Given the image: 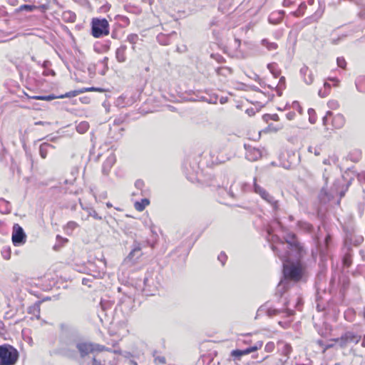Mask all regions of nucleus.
Returning a JSON list of instances; mask_svg holds the SVG:
<instances>
[{
  "label": "nucleus",
  "instance_id": "obj_1",
  "mask_svg": "<svg viewBox=\"0 0 365 365\" xmlns=\"http://www.w3.org/2000/svg\"><path fill=\"white\" fill-rule=\"evenodd\" d=\"M284 304L286 307L284 309H277L272 307L268 302L264 303L257 309L256 318L263 314L272 317L281 314H284L285 317H290L294 315V312L289 307L292 305L294 308L300 309L302 301L300 297L294 296L287 300Z\"/></svg>",
  "mask_w": 365,
  "mask_h": 365
},
{
  "label": "nucleus",
  "instance_id": "obj_2",
  "mask_svg": "<svg viewBox=\"0 0 365 365\" xmlns=\"http://www.w3.org/2000/svg\"><path fill=\"white\" fill-rule=\"evenodd\" d=\"M62 332L59 336V346L57 353L70 358L73 359L76 356V344L78 342L77 335L71 331L65 329L66 326H61Z\"/></svg>",
  "mask_w": 365,
  "mask_h": 365
},
{
  "label": "nucleus",
  "instance_id": "obj_3",
  "mask_svg": "<svg viewBox=\"0 0 365 365\" xmlns=\"http://www.w3.org/2000/svg\"><path fill=\"white\" fill-rule=\"evenodd\" d=\"M272 250L278 255L283 264V273L286 279H292L295 282L299 281L302 277V269L298 265L289 266L287 263L289 262L291 254L287 251L285 253H278L280 247L272 246Z\"/></svg>",
  "mask_w": 365,
  "mask_h": 365
},
{
  "label": "nucleus",
  "instance_id": "obj_4",
  "mask_svg": "<svg viewBox=\"0 0 365 365\" xmlns=\"http://www.w3.org/2000/svg\"><path fill=\"white\" fill-rule=\"evenodd\" d=\"M19 352L13 346L0 345V365H15L19 359Z\"/></svg>",
  "mask_w": 365,
  "mask_h": 365
},
{
  "label": "nucleus",
  "instance_id": "obj_5",
  "mask_svg": "<svg viewBox=\"0 0 365 365\" xmlns=\"http://www.w3.org/2000/svg\"><path fill=\"white\" fill-rule=\"evenodd\" d=\"M361 332L354 330L345 331L339 338L331 339V341L337 343L341 348H346L352 344H358L361 339Z\"/></svg>",
  "mask_w": 365,
  "mask_h": 365
},
{
  "label": "nucleus",
  "instance_id": "obj_6",
  "mask_svg": "<svg viewBox=\"0 0 365 365\" xmlns=\"http://www.w3.org/2000/svg\"><path fill=\"white\" fill-rule=\"evenodd\" d=\"M222 186L225 187V191L227 194L232 197L235 199H238L241 197L245 192H247L250 190V185L242 181H236L235 180L230 186L227 190L228 182L225 184L222 183Z\"/></svg>",
  "mask_w": 365,
  "mask_h": 365
},
{
  "label": "nucleus",
  "instance_id": "obj_7",
  "mask_svg": "<svg viewBox=\"0 0 365 365\" xmlns=\"http://www.w3.org/2000/svg\"><path fill=\"white\" fill-rule=\"evenodd\" d=\"M92 35L95 38H100L107 36L109 34V24L106 19H93L92 20Z\"/></svg>",
  "mask_w": 365,
  "mask_h": 365
},
{
  "label": "nucleus",
  "instance_id": "obj_8",
  "mask_svg": "<svg viewBox=\"0 0 365 365\" xmlns=\"http://www.w3.org/2000/svg\"><path fill=\"white\" fill-rule=\"evenodd\" d=\"M284 240L287 242V248L289 250V251L286 250L284 253L288 251L292 255L291 252H294V257H299L302 252V247L297 240L296 235L294 233H287L284 237Z\"/></svg>",
  "mask_w": 365,
  "mask_h": 365
},
{
  "label": "nucleus",
  "instance_id": "obj_9",
  "mask_svg": "<svg viewBox=\"0 0 365 365\" xmlns=\"http://www.w3.org/2000/svg\"><path fill=\"white\" fill-rule=\"evenodd\" d=\"M26 234L23 228L19 224L13 226L12 242L15 246L23 245L26 242Z\"/></svg>",
  "mask_w": 365,
  "mask_h": 365
},
{
  "label": "nucleus",
  "instance_id": "obj_10",
  "mask_svg": "<svg viewBox=\"0 0 365 365\" xmlns=\"http://www.w3.org/2000/svg\"><path fill=\"white\" fill-rule=\"evenodd\" d=\"M143 255L142 245L140 242L135 240L132 249L126 257V260L135 263Z\"/></svg>",
  "mask_w": 365,
  "mask_h": 365
},
{
  "label": "nucleus",
  "instance_id": "obj_11",
  "mask_svg": "<svg viewBox=\"0 0 365 365\" xmlns=\"http://www.w3.org/2000/svg\"><path fill=\"white\" fill-rule=\"evenodd\" d=\"M262 346V343L261 341L257 342L255 346L248 347L245 349H235L232 350L230 353V356L233 358L235 361H239L241 359L242 356L249 354L252 352L257 351L260 349Z\"/></svg>",
  "mask_w": 365,
  "mask_h": 365
},
{
  "label": "nucleus",
  "instance_id": "obj_12",
  "mask_svg": "<svg viewBox=\"0 0 365 365\" xmlns=\"http://www.w3.org/2000/svg\"><path fill=\"white\" fill-rule=\"evenodd\" d=\"M93 343L90 342H79L76 344V349L80 353L82 358L85 357L90 353L93 352Z\"/></svg>",
  "mask_w": 365,
  "mask_h": 365
},
{
  "label": "nucleus",
  "instance_id": "obj_13",
  "mask_svg": "<svg viewBox=\"0 0 365 365\" xmlns=\"http://www.w3.org/2000/svg\"><path fill=\"white\" fill-rule=\"evenodd\" d=\"M245 149L246 158L250 161H256L262 157V152L258 148L245 145Z\"/></svg>",
  "mask_w": 365,
  "mask_h": 365
},
{
  "label": "nucleus",
  "instance_id": "obj_14",
  "mask_svg": "<svg viewBox=\"0 0 365 365\" xmlns=\"http://www.w3.org/2000/svg\"><path fill=\"white\" fill-rule=\"evenodd\" d=\"M115 163V157L114 155H110L103 162L102 165V173L105 175H108Z\"/></svg>",
  "mask_w": 365,
  "mask_h": 365
},
{
  "label": "nucleus",
  "instance_id": "obj_15",
  "mask_svg": "<svg viewBox=\"0 0 365 365\" xmlns=\"http://www.w3.org/2000/svg\"><path fill=\"white\" fill-rule=\"evenodd\" d=\"M300 74L304 78V81L307 85H311L314 81V76L312 72L306 66L300 69Z\"/></svg>",
  "mask_w": 365,
  "mask_h": 365
},
{
  "label": "nucleus",
  "instance_id": "obj_16",
  "mask_svg": "<svg viewBox=\"0 0 365 365\" xmlns=\"http://www.w3.org/2000/svg\"><path fill=\"white\" fill-rule=\"evenodd\" d=\"M127 46L121 45L115 51V58L118 63H124L127 60L126 56Z\"/></svg>",
  "mask_w": 365,
  "mask_h": 365
},
{
  "label": "nucleus",
  "instance_id": "obj_17",
  "mask_svg": "<svg viewBox=\"0 0 365 365\" xmlns=\"http://www.w3.org/2000/svg\"><path fill=\"white\" fill-rule=\"evenodd\" d=\"M345 122V118L342 114L336 113L334 115H333L331 123L334 128H341L344 125Z\"/></svg>",
  "mask_w": 365,
  "mask_h": 365
},
{
  "label": "nucleus",
  "instance_id": "obj_18",
  "mask_svg": "<svg viewBox=\"0 0 365 365\" xmlns=\"http://www.w3.org/2000/svg\"><path fill=\"white\" fill-rule=\"evenodd\" d=\"M54 148L55 147L53 145L48 143H43L39 146V155L42 158L45 159L47 157L48 153Z\"/></svg>",
  "mask_w": 365,
  "mask_h": 365
},
{
  "label": "nucleus",
  "instance_id": "obj_19",
  "mask_svg": "<svg viewBox=\"0 0 365 365\" xmlns=\"http://www.w3.org/2000/svg\"><path fill=\"white\" fill-rule=\"evenodd\" d=\"M255 181H256V179H255ZM254 191L255 193L258 194L264 201L268 200V198L272 196L264 188L257 185L256 182H254Z\"/></svg>",
  "mask_w": 365,
  "mask_h": 365
},
{
  "label": "nucleus",
  "instance_id": "obj_20",
  "mask_svg": "<svg viewBox=\"0 0 365 365\" xmlns=\"http://www.w3.org/2000/svg\"><path fill=\"white\" fill-rule=\"evenodd\" d=\"M284 14V11H279L271 14V15L269 17V23L272 24H277L280 23L282 20Z\"/></svg>",
  "mask_w": 365,
  "mask_h": 365
},
{
  "label": "nucleus",
  "instance_id": "obj_21",
  "mask_svg": "<svg viewBox=\"0 0 365 365\" xmlns=\"http://www.w3.org/2000/svg\"><path fill=\"white\" fill-rule=\"evenodd\" d=\"M364 240V237L361 235L356 237L355 240H353L352 234H346V242H349L351 245H354L355 246L359 245Z\"/></svg>",
  "mask_w": 365,
  "mask_h": 365
},
{
  "label": "nucleus",
  "instance_id": "obj_22",
  "mask_svg": "<svg viewBox=\"0 0 365 365\" xmlns=\"http://www.w3.org/2000/svg\"><path fill=\"white\" fill-rule=\"evenodd\" d=\"M216 73L219 76L227 77L232 74V70L230 67L222 66V67H219L216 69Z\"/></svg>",
  "mask_w": 365,
  "mask_h": 365
},
{
  "label": "nucleus",
  "instance_id": "obj_23",
  "mask_svg": "<svg viewBox=\"0 0 365 365\" xmlns=\"http://www.w3.org/2000/svg\"><path fill=\"white\" fill-rule=\"evenodd\" d=\"M267 68L274 78H277L281 73L276 63H270L267 64Z\"/></svg>",
  "mask_w": 365,
  "mask_h": 365
},
{
  "label": "nucleus",
  "instance_id": "obj_24",
  "mask_svg": "<svg viewBox=\"0 0 365 365\" xmlns=\"http://www.w3.org/2000/svg\"><path fill=\"white\" fill-rule=\"evenodd\" d=\"M40 302H37L34 305L31 306L28 309V312L35 315L38 319L40 317Z\"/></svg>",
  "mask_w": 365,
  "mask_h": 365
},
{
  "label": "nucleus",
  "instance_id": "obj_25",
  "mask_svg": "<svg viewBox=\"0 0 365 365\" xmlns=\"http://www.w3.org/2000/svg\"><path fill=\"white\" fill-rule=\"evenodd\" d=\"M78 227V224L74 221H69L64 226L63 230L67 235H71L72 232Z\"/></svg>",
  "mask_w": 365,
  "mask_h": 365
},
{
  "label": "nucleus",
  "instance_id": "obj_26",
  "mask_svg": "<svg viewBox=\"0 0 365 365\" xmlns=\"http://www.w3.org/2000/svg\"><path fill=\"white\" fill-rule=\"evenodd\" d=\"M0 211L2 213H9L11 212V205L9 202L4 199H0Z\"/></svg>",
  "mask_w": 365,
  "mask_h": 365
},
{
  "label": "nucleus",
  "instance_id": "obj_27",
  "mask_svg": "<svg viewBox=\"0 0 365 365\" xmlns=\"http://www.w3.org/2000/svg\"><path fill=\"white\" fill-rule=\"evenodd\" d=\"M261 43L268 51H274L278 48V45L275 42H271L267 38L262 39Z\"/></svg>",
  "mask_w": 365,
  "mask_h": 365
},
{
  "label": "nucleus",
  "instance_id": "obj_28",
  "mask_svg": "<svg viewBox=\"0 0 365 365\" xmlns=\"http://www.w3.org/2000/svg\"><path fill=\"white\" fill-rule=\"evenodd\" d=\"M150 204V200L148 198H143L140 202H136L135 203V208L138 211H143L146 206Z\"/></svg>",
  "mask_w": 365,
  "mask_h": 365
},
{
  "label": "nucleus",
  "instance_id": "obj_29",
  "mask_svg": "<svg viewBox=\"0 0 365 365\" xmlns=\"http://www.w3.org/2000/svg\"><path fill=\"white\" fill-rule=\"evenodd\" d=\"M285 84H286L285 77H284V76L280 77V78L279 80V82H278V84H277V86L275 88V89H276V91L277 92V95L279 96H282V91L286 87Z\"/></svg>",
  "mask_w": 365,
  "mask_h": 365
},
{
  "label": "nucleus",
  "instance_id": "obj_30",
  "mask_svg": "<svg viewBox=\"0 0 365 365\" xmlns=\"http://www.w3.org/2000/svg\"><path fill=\"white\" fill-rule=\"evenodd\" d=\"M88 212V216L86 217H82L83 220H87L89 217H92L96 220H102L101 216H100L97 212L93 208H86Z\"/></svg>",
  "mask_w": 365,
  "mask_h": 365
},
{
  "label": "nucleus",
  "instance_id": "obj_31",
  "mask_svg": "<svg viewBox=\"0 0 365 365\" xmlns=\"http://www.w3.org/2000/svg\"><path fill=\"white\" fill-rule=\"evenodd\" d=\"M265 202H267L272 207L274 211H277L279 210V201L276 200L272 195L269 197Z\"/></svg>",
  "mask_w": 365,
  "mask_h": 365
},
{
  "label": "nucleus",
  "instance_id": "obj_32",
  "mask_svg": "<svg viewBox=\"0 0 365 365\" xmlns=\"http://www.w3.org/2000/svg\"><path fill=\"white\" fill-rule=\"evenodd\" d=\"M139 40L138 35L136 34H130L128 35L126 41L131 43L133 45L132 48L133 50H135V45L137 43V42Z\"/></svg>",
  "mask_w": 365,
  "mask_h": 365
},
{
  "label": "nucleus",
  "instance_id": "obj_33",
  "mask_svg": "<svg viewBox=\"0 0 365 365\" xmlns=\"http://www.w3.org/2000/svg\"><path fill=\"white\" fill-rule=\"evenodd\" d=\"M35 9H37V6L23 4V5H21L18 9H16V12H21L23 11L31 12V11H34Z\"/></svg>",
  "mask_w": 365,
  "mask_h": 365
},
{
  "label": "nucleus",
  "instance_id": "obj_34",
  "mask_svg": "<svg viewBox=\"0 0 365 365\" xmlns=\"http://www.w3.org/2000/svg\"><path fill=\"white\" fill-rule=\"evenodd\" d=\"M81 93H83V91H81V89L74 90V91L67 92L65 94L58 96V98H72V97H75Z\"/></svg>",
  "mask_w": 365,
  "mask_h": 365
},
{
  "label": "nucleus",
  "instance_id": "obj_35",
  "mask_svg": "<svg viewBox=\"0 0 365 365\" xmlns=\"http://www.w3.org/2000/svg\"><path fill=\"white\" fill-rule=\"evenodd\" d=\"M89 128V124L86 121L81 122L77 126H76V130L79 133H86Z\"/></svg>",
  "mask_w": 365,
  "mask_h": 365
},
{
  "label": "nucleus",
  "instance_id": "obj_36",
  "mask_svg": "<svg viewBox=\"0 0 365 365\" xmlns=\"http://www.w3.org/2000/svg\"><path fill=\"white\" fill-rule=\"evenodd\" d=\"M307 9V5L304 2H302L299 4L297 10H296L295 11L292 12V14L294 16H297V17H299V16H301L304 14V12L305 11V9Z\"/></svg>",
  "mask_w": 365,
  "mask_h": 365
},
{
  "label": "nucleus",
  "instance_id": "obj_37",
  "mask_svg": "<svg viewBox=\"0 0 365 365\" xmlns=\"http://www.w3.org/2000/svg\"><path fill=\"white\" fill-rule=\"evenodd\" d=\"M32 99H36V100H41V101H51L56 98H58V96H54V95H48V96H34L32 97H29Z\"/></svg>",
  "mask_w": 365,
  "mask_h": 365
},
{
  "label": "nucleus",
  "instance_id": "obj_38",
  "mask_svg": "<svg viewBox=\"0 0 365 365\" xmlns=\"http://www.w3.org/2000/svg\"><path fill=\"white\" fill-rule=\"evenodd\" d=\"M282 354L286 356H289V355L292 351V346L289 344L284 343L282 344V346L281 348Z\"/></svg>",
  "mask_w": 365,
  "mask_h": 365
},
{
  "label": "nucleus",
  "instance_id": "obj_39",
  "mask_svg": "<svg viewBox=\"0 0 365 365\" xmlns=\"http://www.w3.org/2000/svg\"><path fill=\"white\" fill-rule=\"evenodd\" d=\"M352 263L351 255L346 253L343 257V264L346 267H349Z\"/></svg>",
  "mask_w": 365,
  "mask_h": 365
},
{
  "label": "nucleus",
  "instance_id": "obj_40",
  "mask_svg": "<svg viewBox=\"0 0 365 365\" xmlns=\"http://www.w3.org/2000/svg\"><path fill=\"white\" fill-rule=\"evenodd\" d=\"M309 120L312 124H314L317 121L316 112L313 108H309L308 110Z\"/></svg>",
  "mask_w": 365,
  "mask_h": 365
},
{
  "label": "nucleus",
  "instance_id": "obj_41",
  "mask_svg": "<svg viewBox=\"0 0 365 365\" xmlns=\"http://www.w3.org/2000/svg\"><path fill=\"white\" fill-rule=\"evenodd\" d=\"M93 352L94 351H111V349L110 348H107L103 345L93 343Z\"/></svg>",
  "mask_w": 365,
  "mask_h": 365
},
{
  "label": "nucleus",
  "instance_id": "obj_42",
  "mask_svg": "<svg viewBox=\"0 0 365 365\" xmlns=\"http://www.w3.org/2000/svg\"><path fill=\"white\" fill-rule=\"evenodd\" d=\"M308 151L310 153H314V155L318 156L321 153V148L318 146H309L308 148Z\"/></svg>",
  "mask_w": 365,
  "mask_h": 365
},
{
  "label": "nucleus",
  "instance_id": "obj_43",
  "mask_svg": "<svg viewBox=\"0 0 365 365\" xmlns=\"http://www.w3.org/2000/svg\"><path fill=\"white\" fill-rule=\"evenodd\" d=\"M337 161V158L334 156L330 157L327 159L324 160L323 163L324 165H331V163H336Z\"/></svg>",
  "mask_w": 365,
  "mask_h": 365
},
{
  "label": "nucleus",
  "instance_id": "obj_44",
  "mask_svg": "<svg viewBox=\"0 0 365 365\" xmlns=\"http://www.w3.org/2000/svg\"><path fill=\"white\" fill-rule=\"evenodd\" d=\"M336 62L338 66L342 68H344L346 65V61L344 58H337Z\"/></svg>",
  "mask_w": 365,
  "mask_h": 365
},
{
  "label": "nucleus",
  "instance_id": "obj_45",
  "mask_svg": "<svg viewBox=\"0 0 365 365\" xmlns=\"http://www.w3.org/2000/svg\"><path fill=\"white\" fill-rule=\"evenodd\" d=\"M155 362L157 364H165L166 363V359L163 356H157L155 357Z\"/></svg>",
  "mask_w": 365,
  "mask_h": 365
},
{
  "label": "nucleus",
  "instance_id": "obj_46",
  "mask_svg": "<svg viewBox=\"0 0 365 365\" xmlns=\"http://www.w3.org/2000/svg\"><path fill=\"white\" fill-rule=\"evenodd\" d=\"M274 349V344L273 342H268L264 347L267 352H272Z\"/></svg>",
  "mask_w": 365,
  "mask_h": 365
},
{
  "label": "nucleus",
  "instance_id": "obj_47",
  "mask_svg": "<svg viewBox=\"0 0 365 365\" xmlns=\"http://www.w3.org/2000/svg\"><path fill=\"white\" fill-rule=\"evenodd\" d=\"M332 115H333V113L331 111L327 112L326 115L323 117V119H322V123H323L324 125L326 126L327 125V121H328L329 117L332 116Z\"/></svg>",
  "mask_w": 365,
  "mask_h": 365
},
{
  "label": "nucleus",
  "instance_id": "obj_48",
  "mask_svg": "<svg viewBox=\"0 0 365 365\" xmlns=\"http://www.w3.org/2000/svg\"><path fill=\"white\" fill-rule=\"evenodd\" d=\"M227 258V255L224 252H221L217 257L218 260L222 263V265L225 264Z\"/></svg>",
  "mask_w": 365,
  "mask_h": 365
},
{
  "label": "nucleus",
  "instance_id": "obj_49",
  "mask_svg": "<svg viewBox=\"0 0 365 365\" xmlns=\"http://www.w3.org/2000/svg\"><path fill=\"white\" fill-rule=\"evenodd\" d=\"M329 108L331 109H336L339 107V103L336 101L332 100L328 102Z\"/></svg>",
  "mask_w": 365,
  "mask_h": 365
},
{
  "label": "nucleus",
  "instance_id": "obj_50",
  "mask_svg": "<svg viewBox=\"0 0 365 365\" xmlns=\"http://www.w3.org/2000/svg\"><path fill=\"white\" fill-rule=\"evenodd\" d=\"M135 186L137 189L142 190L145 186V183L142 180H137L135 182Z\"/></svg>",
  "mask_w": 365,
  "mask_h": 365
},
{
  "label": "nucleus",
  "instance_id": "obj_51",
  "mask_svg": "<svg viewBox=\"0 0 365 365\" xmlns=\"http://www.w3.org/2000/svg\"><path fill=\"white\" fill-rule=\"evenodd\" d=\"M292 108L296 109L299 113H302V108H301L298 101H294L292 105Z\"/></svg>",
  "mask_w": 365,
  "mask_h": 365
},
{
  "label": "nucleus",
  "instance_id": "obj_52",
  "mask_svg": "<svg viewBox=\"0 0 365 365\" xmlns=\"http://www.w3.org/2000/svg\"><path fill=\"white\" fill-rule=\"evenodd\" d=\"M334 341L330 340V342L328 344H326L324 345L323 352H325L328 349L332 348L334 346V344L333 343Z\"/></svg>",
  "mask_w": 365,
  "mask_h": 365
},
{
  "label": "nucleus",
  "instance_id": "obj_53",
  "mask_svg": "<svg viewBox=\"0 0 365 365\" xmlns=\"http://www.w3.org/2000/svg\"><path fill=\"white\" fill-rule=\"evenodd\" d=\"M240 44H241V41L240 39L238 38H235L234 40V45H233V48L235 49V50H237L240 47Z\"/></svg>",
  "mask_w": 365,
  "mask_h": 365
},
{
  "label": "nucleus",
  "instance_id": "obj_54",
  "mask_svg": "<svg viewBox=\"0 0 365 365\" xmlns=\"http://www.w3.org/2000/svg\"><path fill=\"white\" fill-rule=\"evenodd\" d=\"M296 114L294 111H289L286 114V117L289 120H292L294 118Z\"/></svg>",
  "mask_w": 365,
  "mask_h": 365
},
{
  "label": "nucleus",
  "instance_id": "obj_55",
  "mask_svg": "<svg viewBox=\"0 0 365 365\" xmlns=\"http://www.w3.org/2000/svg\"><path fill=\"white\" fill-rule=\"evenodd\" d=\"M90 282H91V279H88V278H83L82 279V284H84V285H86V286H88L89 287H91V284H90Z\"/></svg>",
  "mask_w": 365,
  "mask_h": 365
},
{
  "label": "nucleus",
  "instance_id": "obj_56",
  "mask_svg": "<svg viewBox=\"0 0 365 365\" xmlns=\"http://www.w3.org/2000/svg\"><path fill=\"white\" fill-rule=\"evenodd\" d=\"M98 89L94 87L91 88H83L81 89V91H83V93L88 92V91H98Z\"/></svg>",
  "mask_w": 365,
  "mask_h": 365
},
{
  "label": "nucleus",
  "instance_id": "obj_57",
  "mask_svg": "<svg viewBox=\"0 0 365 365\" xmlns=\"http://www.w3.org/2000/svg\"><path fill=\"white\" fill-rule=\"evenodd\" d=\"M37 9H40L42 11H45L48 9V6L47 4H42L39 6H37Z\"/></svg>",
  "mask_w": 365,
  "mask_h": 365
},
{
  "label": "nucleus",
  "instance_id": "obj_58",
  "mask_svg": "<svg viewBox=\"0 0 365 365\" xmlns=\"http://www.w3.org/2000/svg\"><path fill=\"white\" fill-rule=\"evenodd\" d=\"M292 4V0H284L283 6L285 7L289 6Z\"/></svg>",
  "mask_w": 365,
  "mask_h": 365
},
{
  "label": "nucleus",
  "instance_id": "obj_59",
  "mask_svg": "<svg viewBox=\"0 0 365 365\" xmlns=\"http://www.w3.org/2000/svg\"><path fill=\"white\" fill-rule=\"evenodd\" d=\"M92 365H103L100 361L96 359L95 357L92 360Z\"/></svg>",
  "mask_w": 365,
  "mask_h": 365
},
{
  "label": "nucleus",
  "instance_id": "obj_60",
  "mask_svg": "<svg viewBox=\"0 0 365 365\" xmlns=\"http://www.w3.org/2000/svg\"><path fill=\"white\" fill-rule=\"evenodd\" d=\"M108 57H104L103 59L102 60V63H103L106 68V69H108Z\"/></svg>",
  "mask_w": 365,
  "mask_h": 365
},
{
  "label": "nucleus",
  "instance_id": "obj_61",
  "mask_svg": "<svg viewBox=\"0 0 365 365\" xmlns=\"http://www.w3.org/2000/svg\"><path fill=\"white\" fill-rule=\"evenodd\" d=\"M303 224L304 225V228L307 229V230H310L312 229V226L310 224H309V223L304 222Z\"/></svg>",
  "mask_w": 365,
  "mask_h": 365
},
{
  "label": "nucleus",
  "instance_id": "obj_62",
  "mask_svg": "<svg viewBox=\"0 0 365 365\" xmlns=\"http://www.w3.org/2000/svg\"><path fill=\"white\" fill-rule=\"evenodd\" d=\"M319 96L320 97L324 98V97H325V96H327V93H325V92H322V90H319Z\"/></svg>",
  "mask_w": 365,
  "mask_h": 365
},
{
  "label": "nucleus",
  "instance_id": "obj_63",
  "mask_svg": "<svg viewBox=\"0 0 365 365\" xmlns=\"http://www.w3.org/2000/svg\"><path fill=\"white\" fill-rule=\"evenodd\" d=\"M317 343L319 344V345L322 348V350L324 349V345L325 344H324V342L322 341V340H318L317 341Z\"/></svg>",
  "mask_w": 365,
  "mask_h": 365
},
{
  "label": "nucleus",
  "instance_id": "obj_64",
  "mask_svg": "<svg viewBox=\"0 0 365 365\" xmlns=\"http://www.w3.org/2000/svg\"><path fill=\"white\" fill-rule=\"evenodd\" d=\"M148 226L150 227V232L152 233H153V234L155 233L154 230H153V224L151 223V222H150V224L148 225Z\"/></svg>",
  "mask_w": 365,
  "mask_h": 365
}]
</instances>
